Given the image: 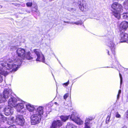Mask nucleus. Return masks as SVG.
<instances>
[{"label":"nucleus","instance_id":"1","mask_svg":"<svg viewBox=\"0 0 128 128\" xmlns=\"http://www.w3.org/2000/svg\"><path fill=\"white\" fill-rule=\"evenodd\" d=\"M16 52L18 56L13 61H12V60L9 59L7 62L0 61V82H2L3 80L0 74L4 76L8 74L7 70H10V72L16 71L20 65L22 60L26 59L31 60L32 59L30 53L26 52L23 48H18L16 50Z\"/></svg>","mask_w":128,"mask_h":128},{"label":"nucleus","instance_id":"2","mask_svg":"<svg viewBox=\"0 0 128 128\" xmlns=\"http://www.w3.org/2000/svg\"><path fill=\"white\" fill-rule=\"evenodd\" d=\"M111 8L113 15L118 19H119L120 18V14L123 11L122 6L117 2H114L112 4Z\"/></svg>","mask_w":128,"mask_h":128},{"label":"nucleus","instance_id":"3","mask_svg":"<svg viewBox=\"0 0 128 128\" xmlns=\"http://www.w3.org/2000/svg\"><path fill=\"white\" fill-rule=\"evenodd\" d=\"M14 122H16L17 124L22 126L24 124L25 120L22 116L18 115L16 116L15 120L14 118L12 117L10 118V120H9L8 122L9 124H10L13 123Z\"/></svg>","mask_w":128,"mask_h":128},{"label":"nucleus","instance_id":"4","mask_svg":"<svg viewBox=\"0 0 128 128\" xmlns=\"http://www.w3.org/2000/svg\"><path fill=\"white\" fill-rule=\"evenodd\" d=\"M34 113V114L30 117L31 122L32 124L35 125L40 122L41 119V116L37 113Z\"/></svg>","mask_w":128,"mask_h":128},{"label":"nucleus","instance_id":"5","mask_svg":"<svg viewBox=\"0 0 128 128\" xmlns=\"http://www.w3.org/2000/svg\"><path fill=\"white\" fill-rule=\"evenodd\" d=\"M12 92V90L10 89H4L3 96L0 94V103L5 101L6 99L8 98Z\"/></svg>","mask_w":128,"mask_h":128},{"label":"nucleus","instance_id":"6","mask_svg":"<svg viewBox=\"0 0 128 128\" xmlns=\"http://www.w3.org/2000/svg\"><path fill=\"white\" fill-rule=\"evenodd\" d=\"M33 51L37 56L36 59V60L37 61L44 62L45 58L44 55L42 54L41 52L39 50L34 49Z\"/></svg>","mask_w":128,"mask_h":128},{"label":"nucleus","instance_id":"7","mask_svg":"<svg viewBox=\"0 0 128 128\" xmlns=\"http://www.w3.org/2000/svg\"><path fill=\"white\" fill-rule=\"evenodd\" d=\"M78 3L79 4V8L82 12H86L88 10V8L87 4L83 0H80Z\"/></svg>","mask_w":128,"mask_h":128},{"label":"nucleus","instance_id":"8","mask_svg":"<svg viewBox=\"0 0 128 128\" xmlns=\"http://www.w3.org/2000/svg\"><path fill=\"white\" fill-rule=\"evenodd\" d=\"M62 125V122L60 120L54 121L50 126V128H59Z\"/></svg>","mask_w":128,"mask_h":128},{"label":"nucleus","instance_id":"9","mask_svg":"<svg viewBox=\"0 0 128 128\" xmlns=\"http://www.w3.org/2000/svg\"><path fill=\"white\" fill-rule=\"evenodd\" d=\"M128 27V22L126 21L122 22L120 26V30L124 31Z\"/></svg>","mask_w":128,"mask_h":128},{"label":"nucleus","instance_id":"10","mask_svg":"<svg viewBox=\"0 0 128 128\" xmlns=\"http://www.w3.org/2000/svg\"><path fill=\"white\" fill-rule=\"evenodd\" d=\"M16 99L14 98H11L8 102V105L11 107H15L16 105Z\"/></svg>","mask_w":128,"mask_h":128},{"label":"nucleus","instance_id":"11","mask_svg":"<svg viewBox=\"0 0 128 128\" xmlns=\"http://www.w3.org/2000/svg\"><path fill=\"white\" fill-rule=\"evenodd\" d=\"M4 114L6 116H8L10 114H13L14 110L12 107L8 106L4 110Z\"/></svg>","mask_w":128,"mask_h":128},{"label":"nucleus","instance_id":"12","mask_svg":"<svg viewBox=\"0 0 128 128\" xmlns=\"http://www.w3.org/2000/svg\"><path fill=\"white\" fill-rule=\"evenodd\" d=\"M107 46L110 47L112 50V53L114 54V50L115 49V45L112 42V40H108L107 44Z\"/></svg>","mask_w":128,"mask_h":128},{"label":"nucleus","instance_id":"13","mask_svg":"<svg viewBox=\"0 0 128 128\" xmlns=\"http://www.w3.org/2000/svg\"><path fill=\"white\" fill-rule=\"evenodd\" d=\"M120 36L121 39L124 42L128 40V34L125 32H121L120 34Z\"/></svg>","mask_w":128,"mask_h":128},{"label":"nucleus","instance_id":"14","mask_svg":"<svg viewBox=\"0 0 128 128\" xmlns=\"http://www.w3.org/2000/svg\"><path fill=\"white\" fill-rule=\"evenodd\" d=\"M43 107L42 106H40L37 108L36 110L34 111V112L37 113L41 116L43 113Z\"/></svg>","mask_w":128,"mask_h":128},{"label":"nucleus","instance_id":"15","mask_svg":"<svg viewBox=\"0 0 128 128\" xmlns=\"http://www.w3.org/2000/svg\"><path fill=\"white\" fill-rule=\"evenodd\" d=\"M15 107H16L17 111L19 112L24 108V106L22 103H20L16 104Z\"/></svg>","mask_w":128,"mask_h":128},{"label":"nucleus","instance_id":"16","mask_svg":"<svg viewBox=\"0 0 128 128\" xmlns=\"http://www.w3.org/2000/svg\"><path fill=\"white\" fill-rule=\"evenodd\" d=\"M26 106L27 109L30 112H33L34 113V111L35 108L33 105L31 104H27Z\"/></svg>","mask_w":128,"mask_h":128},{"label":"nucleus","instance_id":"17","mask_svg":"<svg viewBox=\"0 0 128 128\" xmlns=\"http://www.w3.org/2000/svg\"><path fill=\"white\" fill-rule=\"evenodd\" d=\"M64 23H66L68 24H75L78 25H81L82 24V22L81 20L78 21L76 22H66L65 21H64Z\"/></svg>","mask_w":128,"mask_h":128},{"label":"nucleus","instance_id":"18","mask_svg":"<svg viewBox=\"0 0 128 128\" xmlns=\"http://www.w3.org/2000/svg\"><path fill=\"white\" fill-rule=\"evenodd\" d=\"M93 119V118L91 116H89L86 118L84 124H89L90 121L92 120Z\"/></svg>","mask_w":128,"mask_h":128},{"label":"nucleus","instance_id":"19","mask_svg":"<svg viewBox=\"0 0 128 128\" xmlns=\"http://www.w3.org/2000/svg\"><path fill=\"white\" fill-rule=\"evenodd\" d=\"M76 115V113H74L72 114L71 116L70 117V119L74 122L78 118Z\"/></svg>","mask_w":128,"mask_h":128},{"label":"nucleus","instance_id":"20","mask_svg":"<svg viewBox=\"0 0 128 128\" xmlns=\"http://www.w3.org/2000/svg\"><path fill=\"white\" fill-rule=\"evenodd\" d=\"M78 124L79 125H81L84 123L83 121L81 120L78 117L76 120L75 122Z\"/></svg>","mask_w":128,"mask_h":128},{"label":"nucleus","instance_id":"21","mask_svg":"<svg viewBox=\"0 0 128 128\" xmlns=\"http://www.w3.org/2000/svg\"><path fill=\"white\" fill-rule=\"evenodd\" d=\"M60 118L62 121L65 122L68 119L69 116H60Z\"/></svg>","mask_w":128,"mask_h":128},{"label":"nucleus","instance_id":"22","mask_svg":"<svg viewBox=\"0 0 128 128\" xmlns=\"http://www.w3.org/2000/svg\"><path fill=\"white\" fill-rule=\"evenodd\" d=\"M66 128H77L72 124L68 123L66 126Z\"/></svg>","mask_w":128,"mask_h":128},{"label":"nucleus","instance_id":"23","mask_svg":"<svg viewBox=\"0 0 128 128\" xmlns=\"http://www.w3.org/2000/svg\"><path fill=\"white\" fill-rule=\"evenodd\" d=\"M124 5L126 9H128V0L125 1L124 3Z\"/></svg>","mask_w":128,"mask_h":128},{"label":"nucleus","instance_id":"24","mask_svg":"<svg viewBox=\"0 0 128 128\" xmlns=\"http://www.w3.org/2000/svg\"><path fill=\"white\" fill-rule=\"evenodd\" d=\"M122 17L124 19H128V13H124L122 14Z\"/></svg>","mask_w":128,"mask_h":128},{"label":"nucleus","instance_id":"25","mask_svg":"<svg viewBox=\"0 0 128 128\" xmlns=\"http://www.w3.org/2000/svg\"><path fill=\"white\" fill-rule=\"evenodd\" d=\"M20 112L21 114H23V115H25L26 114V110L24 108H23V109L21 110Z\"/></svg>","mask_w":128,"mask_h":128},{"label":"nucleus","instance_id":"26","mask_svg":"<svg viewBox=\"0 0 128 128\" xmlns=\"http://www.w3.org/2000/svg\"><path fill=\"white\" fill-rule=\"evenodd\" d=\"M116 117L118 118H120L121 117V116L120 114H118V112H116L115 113Z\"/></svg>","mask_w":128,"mask_h":128},{"label":"nucleus","instance_id":"27","mask_svg":"<svg viewBox=\"0 0 128 128\" xmlns=\"http://www.w3.org/2000/svg\"><path fill=\"white\" fill-rule=\"evenodd\" d=\"M32 2H28L26 4V6L28 7H31L32 5Z\"/></svg>","mask_w":128,"mask_h":128},{"label":"nucleus","instance_id":"28","mask_svg":"<svg viewBox=\"0 0 128 128\" xmlns=\"http://www.w3.org/2000/svg\"><path fill=\"white\" fill-rule=\"evenodd\" d=\"M69 94L68 93H67L65 94L64 96V99L66 100V98L68 96Z\"/></svg>","mask_w":128,"mask_h":128},{"label":"nucleus","instance_id":"29","mask_svg":"<svg viewBox=\"0 0 128 128\" xmlns=\"http://www.w3.org/2000/svg\"><path fill=\"white\" fill-rule=\"evenodd\" d=\"M121 92V90H119L118 92V94L117 95V99H118L119 98V97L120 96V93Z\"/></svg>","mask_w":128,"mask_h":128},{"label":"nucleus","instance_id":"30","mask_svg":"<svg viewBox=\"0 0 128 128\" xmlns=\"http://www.w3.org/2000/svg\"><path fill=\"white\" fill-rule=\"evenodd\" d=\"M119 75L120 78V85H121L122 83V78L121 74L120 73L119 74Z\"/></svg>","mask_w":128,"mask_h":128},{"label":"nucleus","instance_id":"31","mask_svg":"<svg viewBox=\"0 0 128 128\" xmlns=\"http://www.w3.org/2000/svg\"><path fill=\"white\" fill-rule=\"evenodd\" d=\"M84 128H91L90 126L88 124H84Z\"/></svg>","mask_w":128,"mask_h":128},{"label":"nucleus","instance_id":"32","mask_svg":"<svg viewBox=\"0 0 128 128\" xmlns=\"http://www.w3.org/2000/svg\"><path fill=\"white\" fill-rule=\"evenodd\" d=\"M69 80H68V82H67L64 84H63L64 85L66 86H67L69 84Z\"/></svg>","mask_w":128,"mask_h":128},{"label":"nucleus","instance_id":"33","mask_svg":"<svg viewBox=\"0 0 128 128\" xmlns=\"http://www.w3.org/2000/svg\"><path fill=\"white\" fill-rule=\"evenodd\" d=\"M75 10V9L73 8H71L69 9V10L70 11L73 12Z\"/></svg>","mask_w":128,"mask_h":128},{"label":"nucleus","instance_id":"34","mask_svg":"<svg viewBox=\"0 0 128 128\" xmlns=\"http://www.w3.org/2000/svg\"><path fill=\"white\" fill-rule=\"evenodd\" d=\"M110 116H108L106 118V120H108V121L110 120Z\"/></svg>","mask_w":128,"mask_h":128},{"label":"nucleus","instance_id":"35","mask_svg":"<svg viewBox=\"0 0 128 128\" xmlns=\"http://www.w3.org/2000/svg\"><path fill=\"white\" fill-rule=\"evenodd\" d=\"M35 8L36 9V10H37V9H38V8H37V6H35Z\"/></svg>","mask_w":128,"mask_h":128},{"label":"nucleus","instance_id":"36","mask_svg":"<svg viewBox=\"0 0 128 128\" xmlns=\"http://www.w3.org/2000/svg\"><path fill=\"white\" fill-rule=\"evenodd\" d=\"M108 54L109 55L110 54H109V51H108Z\"/></svg>","mask_w":128,"mask_h":128},{"label":"nucleus","instance_id":"37","mask_svg":"<svg viewBox=\"0 0 128 128\" xmlns=\"http://www.w3.org/2000/svg\"><path fill=\"white\" fill-rule=\"evenodd\" d=\"M54 104H57V102H54Z\"/></svg>","mask_w":128,"mask_h":128},{"label":"nucleus","instance_id":"38","mask_svg":"<svg viewBox=\"0 0 128 128\" xmlns=\"http://www.w3.org/2000/svg\"><path fill=\"white\" fill-rule=\"evenodd\" d=\"M0 6H1V8H2V6H0Z\"/></svg>","mask_w":128,"mask_h":128},{"label":"nucleus","instance_id":"39","mask_svg":"<svg viewBox=\"0 0 128 128\" xmlns=\"http://www.w3.org/2000/svg\"><path fill=\"white\" fill-rule=\"evenodd\" d=\"M7 94H6V96H7Z\"/></svg>","mask_w":128,"mask_h":128}]
</instances>
